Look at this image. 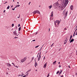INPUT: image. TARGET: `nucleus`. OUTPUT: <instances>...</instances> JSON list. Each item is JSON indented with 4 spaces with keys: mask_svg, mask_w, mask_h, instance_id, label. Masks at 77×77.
<instances>
[{
    "mask_svg": "<svg viewBox=\"0 0 77 77\" xmlns=\"http://www.w3.org/2000/svg\"><path fill=\"white\" fill-rule=\"evenodd\" d=\"M61 77H63V75H62L60 76Z\"/></svg>",
    "mask_w": 77,
    "mask_h": 77,
    "instance_id": "a19ab883",
    "label": "nucleus"
},
{
    "mask_svg": "<svg viewBox=\"0 0 77 77\" xmlns=\"http://www.w3.org/2000/svg\"><path fill=\"white\" fill-rule=\"evenodd\" d=\"M69 68H70V66H69Z\"/></svg>",
    "mask_w": 77,
    "mask_h": 77,
    "instance_id": "052dcab7",
    "label": "nucleus"
},
{
    "mask_svg": "<svg viewBox=\"0 0 77 77\" xmlns=\"http://www.w3.org/2000/svg\"><path fill=\"white\" fill-rule=\"evenodd\" d=\"M47 66V63H45L44 65V66H43L44 68H46V66Z\"/></svg>",
    "mask_w": 77,
    "mask_h": 77,
    "instance_id": "f8f14e48",
    "label": "nucleus"
},
{
    "mask_svg": "<svg viewBox=\"0 0 77 77\" xmlns=\"http://www.w3.org/2000/svg\"><path fill=\"white\" fill-rule=\"evenodd\" d=\"M77 31V29H75V32H76V31Z\"/></svg>",
    "mask_w": 77,
    "mask_h": 77,
    "instance_id": "13d9d810",
    "label": "nucleus"
},
{
    "mask_svg": "<svg viewBox=\"0 0 77 77\" xmlns=\"http://www.w3.org/2000/svg\"><path fill=\"white\" fill-rule=\"evenodd\" d=\"M10 7V6H9V5L8 6V7H7V9H9Z\"/></svg>",
    "mask_w": 77,
    "mask_h": 77,
    "instance_id": "a211bd4d",
    "label": "nucleus"
},
{
    "mask_svg": "<svg viewBox=\"0 0 77 77\" xmlns=\"http://www.w3.org/2000/svg\"><path fill=\"white\" fill-rule=\"evenodd\" d=\"M56 61H55L53 62V65H55V64H56Z\"/></svg>",
    "mask_w": 77,
    "mask_h": 77,
    "instance_id": "4468645a",
    "label": "nucleus"
},
{
    "mask_svg": "<svg viewBox=\"0 0 77 77\" xmlns=\"http://www.w3.org/2000/svg\"><path fill=\"white\" fill-rule=\"evenodd\" d=\"M60 6V4H59L58 2H57L53 5V6L55 9H56L58 7V6Z\"/></svg>",
    "mask_w": 77,
    "mask_h": 77,
    "instance_id": "f257e3e1",
    "label": "nucleus"
},
{
    "mask_svg": "<svg viewBox=\"0 0 77 77\" xmlns=\"http://www.w3.org/2000/svg\"><path fill=\"white\" fill-rule=\"evenodd\" d=\"M35 41V39L33 40H32V41H33V42Z\"/></svg>",
    "mask_w": 77,
    "mask_h": 77,
    "instance_id": "49530a36",
    "label": "nucleus"
},
{
    "mask_svg": "<svg viewBox=\"0 0 77 77\" xmlns=\"http://www.w3.org/2000/svg\"><path fill=\"white\" fill-rule=\"evenodd\" d=\"M53 11H52L51 13V17H53Z\"/></svg>",
    "mask_w": 77,
    "mask_h": 77,
    "instance_id": "9d476101",
    "label": "nucleus"
},
{
    "mask_svg": "<svg viewBox=\"0 0 77 77\" xmlns=\"http://www.w3.org/2000/svg\"><path fill=\"white\" fill-rule=\"evenodd\" d=\"M75 75H77V73H75Z\"/></svg>",
    "mask_w": 77,
    "mask_h": 77,
    "instance_id": "bf43d9fd",
    "label": "nucleus"
},
{
    "mask_svg": "<svg viewBox=\"0 0 77 77\" xmlns=\"http://www.w3.org/2000/svg\"><path fill=\"white\" fill-rule=\"evenodd\" d=\"M74 41V39H72L70 42V43H71V42H73V41Z\"/></svg>",
    "mask_w": 77,
    "mask_h": 77,
    "instance_id": "ddd939ff",
    "label": "nucleus"
},
{
    "mask_svg": "<svg viewBox=\"0 0 77 77\" xmlns=\"http://www.w3.org/2000/svg\"><path fill=\"white\" fill-rule=\"evenodd\" d=\"M38 47H39V45H38V46H36L35 47V48H38Z\"/></svg>",
    "mask_w": 77,
    "mask_h": 77,
    "instance_id": "c9c22d12",
    "label": "nucleus"
},
{
    "mask_svg": "<svg viewBox=\"0 0 77 77\" xmlns=\"http://www.w3.org/2000/svg\"><path fill=\"white\" fill-rule=\"evenodd\" d=\"M6 74H7V75H8V72L6 73Z\"/></svg>",
    "mask_w": 77,
    "mask_h": 77,
    "instance_id": "0e129e2a",
    "label": "nucleus"
},
{
    "mask_svg": "<svg viewBox=\"0 0 77 77\" xmlns=\"http://www.w3.org/2000/svg\"><path fill=\"white\" fill-rule=\"evenodd\" d=\"M13 33L14 35H15L16 36H18V35H17V31L15 30L13 32Z\"/></svg>",
    "mask_w": 77,
    "mask_h": 77,
    "instance_id": "20e7f679",
    "label": "nucleus"
},
{
    "mask_svg": "<svg viewBox=\"0 0 77 77\" xmlns=\"http://www.w3.org/2000/svg\"><path fill=\"white\" fill-rule=\"evenodd\" d=\"M31 3V2H29L28 5H30V4Z\"/></svg>",
    "mask_w": 77,
    "mask_h": 77,
    "instance_id": "4d7b16f0",
    "label": "nucleus"
},
{
    "mask_svg": "<svg viewBox=\"0 0 77 77\" xmlns=\"http://www.w3.org/2000/svg\"><path fill=\"white\" fill-rule=\"evenodd\" d=\"M14 23H13L12 25V27H14Z\"/></svg>",
    "mask_w": 77,
    "mask_h": 77,
    "instance_id": "cd10ccee",
    "label": "nucleus"
},
{
    "mask_svg": "<svg viewBox=\"0 0 77 77\" xmlns=\"http://www.w3.org/2000/svg\"><path fill=\"white\" fill-rule=\"evenodd\" d=\"M50 73H49L48 74V75L47 76V77H49L50 76Z\"/></svg>",
    "mask_w": 77,
    "mask_h": 77,
    "instance_id": "4be33fe9",
    "label": "nucleus"
},
{
    "mask_svg": "<svg viewBox=\"0 0 77 77\" xmlns=\"http://www.w3.org/2000/svg\"><path fill=\"white\" fill-rule=\"evenodd\" d=\"M45 57H44V60H45Z\"/></svg>",
    "mask_w": 77,
    "mask_h": 77,
    "instance_id": "603ef678",
    "label": "nucleus"
},
{
    "mask_svg": "<svg viewBox=\"0 0 77 77\" xmlns=\"http://www.w3.org/2000/svg\"><path fill=\"white\" fill-rule=\"evenodd\" d=\"M7 66H11V64H10V63H7Z\"/></svg>",
    "mask_w": 77,
    "mask_h": 77,
    "instance_id": "6e6552de",
    "label": "nucleus"
},
{
    "mask_svg": "<svg viewBox=\"0 0 77 77\" xmlns=\"http://www.w3.org/2000/svg\"><path fill=\"white\" fill-rule=\"evenodd\" d=\"M54 24L55 26H56L57 25V23H55V22H54Z\"/></svg>",
    "mask_w": 77,
    "mask_h": 77,
    "instance_id": "7c9ffc66",
    "label": "nucleus"
},
{
    "mask_svg": "<svg viewBox=\"0 0 77 77\" xmlns=\"http://www.w3.org/2000/svg\"><path fill=\"white\" fill-rule=\"evenodd\" d=\"M64 30H67V29H66V28L64 29Z\"/></svg>",
    "mask_w": 77,
    "mask_h": 77,
    "instance_id": "c03bdc74",
    "label": "nucleus"
},
{
    "mask_svg": "<svg viewBox=\"0 0 77 77\" xmlns=\"http://www.w3.org/2000/svg\"><path fill=\"white\" fill-rule=\"evenodd\" d=\"M60 71H61V72H62V70H61Z\"/></svg>",
    "mask_w": 77,
    "mask_h": 77,
    "instance_id": "e2e57ef3",
    "label": "nucleus"
},
{
    "mask_svg": "<svg viewBox=\"0 0 77 77\" xmlns=\"http://www.w3.org/2000/svg\"><path fill=\"white\" fill-rule=\"evenodd\" d=\"M34 59V57H32L31 60L32 61Z\"/></svg>",
    "mask_w": 77,
    "mask_h": 77,
    "instance_id": "aec40b11",
    "label": "nucleus"
},
{
    "mask_svg": "<svg viewBox=\"0 0 77 77\" xmlns=\"http://www.w3.org/2000/svg\"><path fill=\"white\" fill-rule=\"evenodd\" d=\"M15 66V67H16V68H18V66Z\"/></svg>",
    "mask_w": 77,
    "mask_h": 77,
    "instance_id": "72a5a7b5",
    "label": "nucleus"
},
{
    "mask_svg": "<svg viewBox=\"0 0 77 77\" xmlns=\"http://www.w3.org/2000/svg\"><path fill=\"white\" fill-rule=\"evenodd\" d=\"M55 22V23H59V20L56 21Z\"/></svg>",
    "mask_w": 77,
    "mask_h": 77,
    "instance_id": "5701e85b",
    "label": "nucleus"
},
{
    "mask_svg": "<svg viewBox=\"0 0 77 77\" xmlns=\"http://www.w3.org/2000/svg\"><path fill=\"white\" fill-rule=\"evenodd\" d=\"M19 17H17V18H20V14H19Z\"/></svg>",
    "mask_w": 77,
    "mask_h": 77,
    "instance_id": "c756f323",
    "label": "nucleus"
},
{
    "mask_svg": "<svg viewBox=\"0 0 77 77\" xmlns=\"http://www.w3.org/2000/svg\"><path fill=\"white\" fill-rule=\"evenodd\" d=\"M60 72L59 71H58L57 72V74H59V73Z\"/></svg>",
    "mask_w": 77,
    "mask_h": 77,
    "instance_id": "a878e982",
    "label": "nucleus"
},
{
    "mask_svg": "<svg viewBox=\"0 0 77 77\" xmlns=\"http://www.w3.org/2000/svg\"><path fill=\"white\" fill-rule=\"evenodd\" d=\"M70 9L72 11L73 9V5H72L70 7Z\"/></svg>",
    "mask_w": 77,
    "mask_h": 77,
    "instance_id": "0eeeda50",
    "label": "nucleus"
},
{
    "mask_svg": "<svg viewBox=\"0 0 77 77\" xmlns=\"http://www.w3.org/2000/svg\"><path fill=\"white\" fill-rule=\"evenodd\" d=\"M49 32H50V28L49 29Z\"/></svg>",
    "mask_w": 77,
    "mask_h": 77,
    "instance_id": "774afa93",
    "label": "nucleus"
},
{
    "mask_svg": "<svg viewBox=\"0 0 77 77\" xmlns=\"http://www.w3.org/2000/svg\"><path fill=\"white\" fill-rule=\"evenodd\" d=\"M75 36V34H74L73 35V37H74Z\"/></svg>",
    "mask_w": 77,
    "mask_h": 77,
    "instance_id": "8fccbe9b",
    "label": "nucleus"
},
{
    "mask_svg": "<svg viewBox=\"0 0 77 77\" xmlns=\"http://www.w3.org/2000/svg\"><path fill=\"white\" fill-rule=\"evenodd\" d=\"M7 3V2H6L5 3H4V4H5V3Z\"/></svg>",
    "mask_w": 77,
    "mask_h": 77,
    "instance_id": "69168bd1",
    "label": "nucleus"
},
{
    "mask_svg": "<svg viewBox=\"0 0 77 77\" xmlns=\"http://www.w3.org/2000/svg\"><path fill=\"white\" fill-rule=\"evenodd\" d=\"M54 44V43L52 44V45H51V47H52L53 45Z\"/></svg>",
    "mask_w": 77,
    "mask_h": 77,
    "instance_id": "f704fd0d",
    "label": "nucleus"
},
{
    "mask_svg": "<svg viewBox=\"0 0 77 77\" xmlns=\"http://www.w3.org/2000/svg\"><path fill=\"white\" fill-rule=\"evenodd\" d=\"M14 38H17V37H15Z\"/></svg>",
    "mask_w": 77,
    "mask_h": 77,
    "instance_id": "09e8293b",
    "label": "nucleus"
},
{
    "mask_svg": "<svg viewBox=\"0 0 77 77\" xmlns=\"http://www.w3.org/2000/svg\"><path fill=\"white\" fill-rule=\"evenodd\" d=\"M66 40H65V41L64 42V44L65 45L66 44V42H67V38H66Z\"/></svg>",
    "mask_w": 77,
    "mask_h": 77,
    "instance_id": "1a4fd4ad",
    "label": "nucleus"
},
{
    "mask_svg": "<svg viewBox=\"0 0 77 77\" xmlns=\"http://www.w3.org/2000/svg\"><path fill=\"white\" fill-rule=\"evenodd\" d=\"M57 8H59V9H60V8H60V5H59V6H58V7Z\"/></svg>",
    "mask_w": 77,
    "mask_h": 77,
    "instance_id": "b1692460",
    "label": "nucleus"
},
{
    "mask_svg": "<svg viewBox=\"0 0 77 77\" xmlns=\"http://www.w3.org/2000/svg\"><path fill=\"white\" fill-rule=\"evenodd\" d=\"M62 73V72H60L59 74V75H60V74H61V73Z\"/></svg>",
    "mask_w": 77,
    "mask_h": 77,
    "instance_id": "bb28decb",
    "label": "nucleus"
},
{
    "mask_svg": "<svg viewBox=\"0 0 77 77\" xmlns=\"http://www.w3.org/2000/svg\"><path fill=\"white\" fill-rule=\"evenodd\" d=\"M71 38V37H70V39H69V41H71V38Z\"/></svg>",
    "mask_w": 77,
    "mask_h": 77,
    "instance_id": "58836bf2",
    "label": "nucleus"
},
{
    "mask_svg": "<svg viewBox=\"0 0 77 77\" xmlns=\"http://www.w3.org/2000/svg\"><path fill=\"white\" fill-rule=\"evenodd\" d=\"M5 11H6V10H4V11L3 12H4V13L5 12Z\"/></svg>",
    "mask_w": 77,
    "mask_h": 77,
    "instance_id": "3c124183",
    "label": "nucleus"
},
{
    "mask_svg": "<svg viewBox=\"0 0 77 77\" xmlns=\"http://www.w3.org/2000/svg\"><path fill=\"white\" fill-rule=\"evenodd\" d=\"M11 8H13V5L11 6Z\"/></svg>",
    "mask_w": 77,
    "mask_h": 77,
    "instance_id": "6e6d98bb",
    "label": "nucleus"
},
{
    "mask_svg": "<svg viewBox=\"0 0 77 77\" xmlns=\"http://www.w3.org/2000/svg\"><path fill=\"white\" fill-rule=\"evenodd\" d=\"M35 66L36 67V66H38V63H36V58L35 59Z\"/></svg>",
    "mask_w": 77,
    "mask_h": 77,
    "instance_id": "39448f33",
    "label": "nucleus"
},
{
    "mask_svg": "<svg viewBox=\"0 0 77 77\" xmlns=\"http://www.w3.org/2000/svg\"><path fill=\"white\" fill-rule=\"evenodd\" d=\"M16 6H17V7H19V6H20V5H17Z\"/></svg>",
    "mask_w": 77,
    "mask_h": 77,
    "instance_id": "c85d7f7f",
    "label": "nucleus"
},
{
    "mask_svg": "<svg viewBox=\"0 0 77 77\" xmlns=\"http://www.w3.org/2000/svg\"><path fill=\"white\" fill-rule=\"evenodd\" d=\"M18 30L19 31H20V30H21V27H20L19 28Z\"/></svg>",
    "mask_w": 77,
    "mask_h": 77,
    "instance_id": "6ab92c4d",
    "label": "nucleus"
},
{
    "mask_svg": "<svg viewBox=\"0 0 77 77\" xmlns=\"http://www.w3.org/2000/svg\"><path fill=\"white\" fill-rule=\"evenodd\" d=\"M17 6H16V7H15L14 8V9H15V8H17Z\"/></svg>",
    "mask_w": 77,
    "mask_h": 77,
    "instance_id": "864d4df0",
    "label": "nucleus"
},
{
    "mask_svg": "<svg viewBox=\"0 0 77 77\" xmlns=\"http://www.w3.org/2000/svg\"><path fill=\"white\" fill-rule=\"evenodd\" d=\"M41 52H40L39 55V56H41Z\"/></svg>",
    "mask_w": 77,
    "mask_h": 77,
    "instance_id": "473e14b6",
    "label": "nucleus"
},
{
    "mask_svg": "<svg viewBox=\"0 0 77 77\" xmlns=\"http://www.w3.org/2000/svg\"><path fill=\"white\" fill-rule=\"evenodd\" d=\"M20 24H18V27H20Z\"/></svg>",
    "mask_w": 77,
    "mask_h": 77,
    "instance_id": "37998d69",
    "label": "nucleus"
},
{
    "mask_svg": "<svg viewBox=\"0 0 77 77\" xmlns=\"http://www.w3.org/2000/svg\"><path fill=\"white\" fill-rule=\"evenodd\" d=\"M56 24H57V25H59V24H60V22H59V23H56Z\"/></svg>",
    "mask_w": 77,
    "mask_h": 77,
    "instance_id": "393cba45",
    "label": "nucleus"
},
{
    "mask_svg": "<svg viewBox=\"0 0 77 77\" xmlns=\"http://www.w3.org/2000/svg\"><path fill=\"white\" fill-rule=\"evenodd\" d=\"M59 68H60V67H61V66H60V65H59Z\"/></svg>",
    "mask_w": 77,
    "mask_h": 77,
    "instance_id": "de8ad7c7",
    "label": "nucleus"
},
{
    "mask_svg": "<svg viewBox=\"0 0 77 77\" xmlns=\"http://www.w3.org/2000/svg\"><path fill=\"white\" fill-rule=\"evenodd\" d=\"M75 35H77V31L76 32Z\"/></svg>",
    "mask_w": 77,
    "mask_h": 77,
    "instance_id": "4c0bfd02",
    "label": "nucleus"
},
{
    "mask_svg": "<svg viewBox=\"0 0 77 77\" xmlns=\"http://www.w3.org/2000/svg\"><path fill=\"white\" fill-rule=\"evenodd\" d=\"M24 74V73H23V72H22V74Z\"/></svg>",
    "mask_w": 77,
    "mask_h": 77,
    "instance_id": "680f3d73",
    "label": "nucleus"
},
{
    "mask_svg": "<svg viewBox=\"0 0 77 77\" xmlns=\"http://www.w3.org/2000/svg\"><path fill=\"white\" fill-rule=\"evenodd\" d=\"M28 75H29V73H28L27 74H26V75H25V77H27V76H28Z\"/></svg>",
    "mask_w": 77,
    "mask_h": 77,
    "instance_id": "dca6fc26",
    "label": "nucleus"
},
{
    "mask_svg": "<svg viewBox=\"0 0 77 77\" xmlns=\"http://www.w3.org/2000/svg\"><path fill=\"white\" fill-rule=\"evenodd\" d=\"M12 10H13V11H14V10H15V8H12Z\"/></svg>",
    "mask_w": 77,
    "mask_h": 77,
    "instance_id": "e433bc0d",
    "label": "nucleus"
},
{
    "mask_svg": "<svg viewBox=\"0 0 77 77\" xmlns=\"http://www.w3.org/2000/svg\"><path fill=\"white\" fill-rule=\"evenodd\" d=\"M23 75H19V76H23Z\"/></svg>",
    "mask_w": 77,
    "mask_h": 77,
    "instance_id": "2f4dec72",
    "label": "nucleus"
},
{
    "mask_svg": "<svg viewBox=\"0 0 77 77\" xmlns=\"http://www.w3.org/2000/svg\"><path fill=\"white\" fill-rule=\"evenodd\" d=\"M31 71V69L29 70H28L27 71V72H26V73H27V72H30Z\"/></svg>",
    "mask_w": 77,
    "mask_h": 77,
    "instance_id": "2eb2a0df",
    "label": "nucleus"
},
{
    "mask_svg": "<svg viewBox=\"0 0 77 77\" xmlns=\"http://www.w3.org/2000/svg\"><path fill=\"white\" fill-rule=\"evenodd\" d=\"M58 64H60V62H59Z\"/></svg>",
    "mask_w": 77,
    "mask_h": 77,
    "instance_id": "338daca9",
    "label": "nucleus"
},
{
    "mask_svg": "<svg viewBox=\"0 0 77 77\" xmlns=\"http://www.w3.org/2000/svg\"><path fill=\"white\" fill-rule=\"evenodd\" d=\"M49 8L50 9H51L52 8L51 5L50 6H49Z\"/></svg>",
    "mask_w": 77,
    "mask_h": 77,
    "instance_id": "412c9836",
    "label": "nucleus"
},
{
    "mask_svg": "<svg viewBox=\"0 0 77 77\" xmlns=\"http://www.w3.org/2000/svg\"><path fill=\"white\" fill-rule=\"evenodd\" d=\"M75 32L74 31V34L75 35Z\"/></svg>",
    "mask_w": 77,
    "mask_h": 77,
    "instance_id": "5fc2aeb1",
    "label": "nucleus"
},
{
    "mask_svg": "<svg viewBox=\"0 0 77 77\" xmlns=\"http://www.w3.org/2000/svg\"><path fill=\"white\" fill-rule=\"evenodd\" d=\"M68 14V11H66V10H64L63 13V15H65V17H67V14Z\"/></svg>",
    "mask_w": 77,
    "mask_h": 77,
    "instance_id": "f03ea898",
    "label": "nucleus"
},
{
    "mask_svg": "<svg viewBox=\"0 0 77 77\" xmlns=\"http://www.w3.org/2000/svg\"><path fill=\"white\" fill-rule=\"evenodd\" d=\"M70 37L71 38H72V35H71Z\"/></svg>",
    "mask_w": 77,
    "mask_h": 77,
    "instance_id": "79ce46f5",
    "label": "nucleus"
},
{
    "mask_svg": "<svg viewBox=\"0 0 77 77\" xmlns=\"http://www.w3.org/2000/svg\"><path fill=\"white\" fill-rule=\"evenodd\" d=\"M35 11L36 12V13H38V14H40V12L38 10Z\"/></svg>",
    "mask_w": 77,
    "mask_h": 77,
    "instance_id": "9b49d317",
    "label": "nucleus"
},
{
    "mask_svg": "<svg viewBox=\"0 0 77 77\" xmlns=\"http://www.w3.org/2000/svg\"><path fill=\"white\" fill-rule=\"evenodd\" d=\"M12 64L13 65H14V66L15 65V64H14V63H12Z\"/></svg>",
    "mask_w": 77,
    "mask_h": 77,
    "instance_id": "ea45409f",
    "label": "nucleus"
},
{
    "mask_svg": "<svg viewBox=\"0 0 77 77\" xmlns=\"http://www.w3.org/2000/svg\"><path fill=\"white\" fill-rule=\"evenodd\" d=\"M36 11H34L33 12V14H36Z\"/></svg>",
    "mask_w": 77,
    "mask_h": 77,
    "instance_id": "f3484780",
    "label": "nucleus"
},
{
    "mask_svg": "<svg viewBox=\"0 0 77 77\" xmlns=\"http://www.w3.org/2000/svg\"><path fill=\"white\" fill-rule=\"evenodd\" d=\"M41 56H39L38 59V61H39V60H40V59H41Z\"/></svg>",
    "mask_w": 77,
    "mask_h": 77,
    "instance_id": "423d86ee",
    "label": "nucleus"
},
{
    "mask_svg": "<svg viewBox=\"0 0 77 77\" xmlns=\"http://www.w3.org/2000/svg\"><path fill=\"white\" fill-rule=\"evenodd\" d=\"M26 77V75H24L23 76H21V77Z\"/></svg>",
    "mask_w": 77,
    "mask_h": 77,
    "instance_id": "a18cd8bd",
    "label": "nucleus"
},
{
    "mask_svg": "<svg viewBox=\"0 0 77 77\" xmlns=\"http://www.w3.org/2000/svg\"><path fill=\"white\" fill-rule=\"evenodd\" d=\"M26 59H27V57H25L23 58V59H22L20 61L21 62L23 63L24 62H25L26 60Z\"/></svg>",
    "mask_w": 77,
    "mask_h": 77,
    "instance_id": "7ed1b4c3",
    "label": "nucleus"
}]
</instances>
